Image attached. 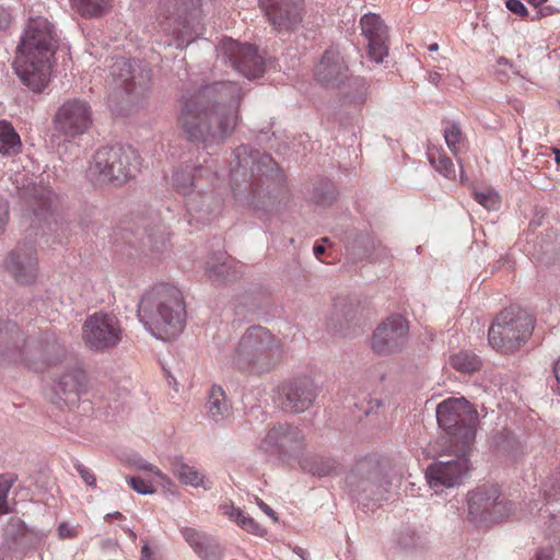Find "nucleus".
<instances>
[{
  "instance_id": "nucleus-1",
  "label": "nucleus",
  "mask_w": 560,
  "mask_h": 560,
  "mask_svg": "<svg viewBox=\"0 0 560 560\" xmlns=\"http://www.w3.org/2000/svg\"><path fill=\"white\" fill-rule=\"evenodd\" d=\"M243 96L242 88L233 81L203 85L180 100L178 126L190 141L220 142L235 129Z\"/></svg>"
},
{
  "instance_id": "nucleus-2",
  "label": "nucleus",
  "mask_w": 560,
  "mask_h": 560,
  "mask_svg": "<svg viewBox=\"0 0 560 560\" xmlns=\"http://www.w3.org/2000/svg\"><path fill=\"white\" fill-rule=\"evenodd\" d=\"M58 48L54 25L43 16L30 18L18 45L14 70L22 83L33 92H42L49 83L51 59Z\"/></svg>"
},
{
  "instance_id": "nucleus-3",
  "label": "nucleus",
  "mask_w": 560,
  "mask_h": 560,
  "mask_svg": "<svg viewBox=\"0 0 560 560\" xmlns=\"http://www.w3.org/2000/svg\"><path fill=\"white\" fill-rule=\"evenodd\" d=\"M138 317L156 338L173 340L186 323V305L182 291L171 284L160 283L145 291L138 304Z\"/></svg>"
},
{
  "instance_id": "nucleus-4",
  "label": "nucleus",
  "mask_w": 560,
  "mask_h": 560,
  "mask_svg": "<svg viewBox=\"0 0 560 560\" xmlns=\"http://www.w3.org/2000/svg\"><path fill=\"white\" fill-rule=\"evenodd\" d=\"M281 179L278 165L269 154L245 144L234 150L231 161V188L236 201L254 205L265 191V184L269 189V182L276 184Z\"/></svg>"
},
{
  "instance_id": "nucleus-5",
  "label": "nucleus",
  "mask_w": 560,
  "mask_h": 560,
  "mask_svg": "<svg viewBox=\"0 0 560 560\" xmlns=\"http://www.w3.org/2000/svg\"><path fill=\"white\" fill-rule=\"evenodd\" d=\"M281 358L280 340L269 329L252 326L242 335L228 361L242 373L264 374L275 369Z\"/></svg>"
},
{
  "instance_id": "nucleus-6",
  "label": "nucleus",
  "mask_w": 560,
  "mask_h": 560,
  "mask_svg": "<svg viewBox=\"0 0 560 560\" xmlns=\"http://www.w3.org/2000/svg\"><path fill=\"white\" fill-rule=\"evenodd\" d=\"M140 156L131 145L100 148L92 158L86 175L97 185L120 186L140 170Z\"/></svg>"
},
{
  "instance_id": "nucleus-7",
  "label": "nucleus",
  "mask_w": 560,
  "mask_h": 560,
  "mask_svg": "<svg viewBox=\"0 0 560 560\" xmlns=\"http://www.w3.org/2000/svg\"><path fill=\"white\" fill-rule=\"evenodd\" d=\"M436 420L453 446L470 448L475 442L478 413L464 397L447 398L436 407Z\"/></svg>"
},
{
  "instance_id": "nucleus-8",
  "label": "nucleus",
  "mask_w": 560,
  "mask_h": 560,
  "mask_svg": "<svg viewBox=\"0 0 560 560\" xmlns=\"http://www.w3.org/2000/svg\"><path fill=\"white\" fill-rule=\"evenodd\" d=\"M534 317L523 308L509 307L501 311L488 330L489 345L501 352L517 350L530 337Z\"/></svg>"
},
{
  "instance_id": "nucleus-9",
  "label": "nucleus",
  "mask_w": 560,
  "mask_h": 560,
  "mask_svg": "<svg viewBox=\"0 0 560 560\" xmlns=\"http://www.w3.org/2000/svg\"><path fill=\"white\" fill-rule=\"evenodd\" d=\"M347 486L357 500L381 502L387 500L390 481L373 458L359 460L347 475Z\"/></svg>"
},
{
  "instance_id": "nucleus-10",
  "label": "nucleus",
  "mask_w": 560,
  "mask_h": 560,
  "mask_svg": "<svg viewBox=\"0 0 560 560\" xmlns=\"http://www.w3.org/2000/svg\"><path fill=\"white\" fill-rule=\"evenodd\" d=\"M470 448L448 445V453L442 454L441 459L430 464L425 471L428 483L439 491L443 488L459 486L471 469L469 460Z\"/></svg>"
},
{
  "instance_id": "nucleus-11",
  "label": "nucleus",
  "mask_w": 560,
  "mask_h": 560,
  "mask_svg": "<svg viewBox=\"0 0 560 560\" xmlns=\"http://www.w3.org/2000/svg\"><path fill=\"white\" fill-rule=\"evenodd\" d=\"M81 336L88 349L104 353L121 342L124 328L115 314L100 311L85 318Z\"/></svg>"
},
{
  "instance_id": "nucleus-12",
  "label": "nucleus",
  "mask_w": 560,
  "mask_h": 560,
  "mask_svg": "<svg viewBox=\"0 0 560 560\" xmlns=\"http://www.w3.org/2000/svg\"><path fill=\"white\" fill-rule=\"evenodd\" d=\"M218 54L224 62H229L234 70L249 80L259 78L265 72V60L250 44L223 38L218 46Z\"/></svg>"
},
{
  "instance_id": "nucleus-13",
  "label": "nucleus",
  "mask_w": 560,
  "mask_h": 560,
  "mask_svg": "<svg viewBox=\"0 0 560 560\" xmlns=\"http://www.w3.org/2000/svg\"><path fill=\"white\" fill-rule=\"evenodd\" d=\"M52 124L55 130L65 138L82 136L93 124L92 107L81 98L67 100L58 107Z\"/></svg>"
},
{
  "instance_id": "nucleus-14",
  "label": "nucleus",
  "mask_w": 560,
  "mask_h": 560,
  "mask_svg": "<svg viewBox=\"0 0 560 560\" xmlns=\"http://www.w3.org/2000/svg\"><path fill=\"white\" fill-rule=\"evenodd\" d=\"M110 74L115 88L127 95L142 96L149 89L150 70L142 67L137 60L118 57L110 66Z\"/></svg>"
},
{
  "instance_id": "nucleus-15",
  "label": "nucleus",
  "mask_w": 560,
  "mask_h": 560,
  "mask_svg": "<svg viewBox=\"0 0 560 560\" xmlns=\"http://www.w3.org/2000/svg\"><path fill=\"white\" fill-rule=\"evenodd\" d=\"M409 326L401 315H392L373 332L372 349L378 355H389L402 350L407 342Z\"/></svg>"
},
{
  "instance_id": "nucleus-16",
  "label": "nucleus",
  "mask_w": 560,
  "mask_h": 560,
  "mask_svg": "<svg viewBox=\"0 0 560 560\" xmlns=\"http://www.w3.org/2000/svg\"><path fill=\"white\" fill-rule=\"evenodd\" d=\"M304 444V434L295 425L278 423L270 428L260 441L259 448L277 456H293Z\"/></svg>"
},
{
  "instance_id": "nucleus-17",
  "label": "nucleus",
  "mask_w": 560,
  "mask_h": 560,
  "mask_svg": "<svg viewBox=\"0 0 560 560\" xmlns=\"http://www.w3.org/2000/svg\"><path fill=\"white\" fill-rule=\"evenodd\" d=\"M34 341H27L13 322L0 323V363L26 362L31 364L36 355L28 350Z\"/></svg>"
},
{
  "instance_id": "nucleus-18",
  "label": "nucleus",
  "mask_w": 560,
  "mask_h": 560,
  "mask_svg": "<svg viewBox=\"0 0 560 560\" xmlns=\"http://www.w3.org/2000/svg\"><path fill=\"white\" fill-rule=\"evenodd\" d=\"M259 4L278 33L293 32L302 23V0H259Z\"/></svg>"
},
{
  "instance_id": "nucleus-19",
  "label": "nucleus",
  "mask_w": 560,
  "mask_h": 560,
  "mask_svg": "<svg viewBox=\"0 0 560 560\" xmlns=\"http://www.w3.org/2000/svg\"><path fill=\"white\" fill-rule=\"evenodd\" d=\"M315 80L326 86L340 88L352 78L346 56L338 47L325 50L314 68Z\"/></svg>"
},
{
  "instance_id": "nucleus-20",
  "label": "nucleus",
  "mask_w": 560,
  "mask_h": 560,
  "mask_svg": "<svg viewBox=\"0 0 560 560\" xmlns=\"http://www.w3.org/2000/svg\"><path fill=\"white\" fill-rule=\"evenodd\" d=\"M224 199L222 194L211 189L191 192L185 199V207L189 217V223L200 225L210 224L222 214Z\"/></svg>"
},
{
  "instance_id": "nucleus-21",
  "label": "nucleus",
  "mask_w": 560,
  "mask_h": 560,
  "mask_svg": "<svg viewBox=\"0 0 560 560\" xmlns=\"http://www.w3.org/2000/svg\"><path fill=\"white\" fill-rule=\"evenodd\" d=\"M4 268L18 283H33L38 275L36 249L30 244L18 245L7 255Z\"/></svg>"
},
{
  "instance_id": "nucleus-22",
  "label": "nucleus",
  "mask_w": 560,
  "mask_h": 560,
  "mask_svg": "<svg viewBox=\"0 0 560 560\" xmlns=\"http://www.w3.org/2000/svg\"><path fill=\"white\" fill-rule=\"evenodd\" d=\"M51 401L54 404L63 402L68 406H74L85 392L86 375L85 372L72 366L52 378Z\"/></svg>"
},
{
  "instance_id": "nucleus-23",
  "label": "nucleus",
  "mask_w": 560,
  "mask_h": 560,
  "mask_svg": "<svg viewBox=\"0 0 560 560\" xmlns=\"http://www.w3.org/2000/svg\"><path fill=\"white\" fill-rule=\"evenodd\" d=\"M282 409L288 412H304L313 405L317 388L308 378L294 380L279 387Z\"/></svg>"
},
{
  "instance_id": "nucleus-24",
  "label": "nucleus",
  "mask_w": 560,
  "mask_h": 560,
  "mask_svg": "<svg viewBox=\"0 0 560 560\" xmlns=\"http://www.w3.org/2000/svg\"><path fill=\"white\" fill-rule=\"evenodd\" d=\"M363 36L368 40V55L380 63L388 55V28L380 15L369 13L360 21Z\"/></svg>"
},
{
  "instance_id": "nucleus-25",
  "label": "nucleus",
  "mask_w": 560,
  "mask_h": 560,
  "mask_svg": "<svg viewBox=\"0 0 560 560\" xmlns=\"http://www.w3.org/2000/svg\"><path fill=\"white\" fill-rule=\"evenodd\" d=\"M499 497V488L494 485H482L470 491L467 497L469 517L475 522L488 523Z\"/></svg>"
},
{
  "instance_id": "nucleus-26",
  "label": "nucleus",
  "mask_w": 560,
  "mask_h": 560,
  "mask_svg": "<svg viewBox=\"0 0 560 560\" xmlns=\"http://www.w3.org/2000/svg\"><path fill=\"white\" fill-rule=\"evenodd\" d=\"M209 174L207 167L186 164L174 172L172 180L175 189L186 199L189 194L198 191L195 188H201V180Z\"/></svg>"
},
{
  "instance_id": "nucleus-27",
  "label": "nucleus",
  "mask_w": 560,
  "mask_h": 560,
  "mask_svg": "<svg viewBox=\"0 0 560 560\" xmlns=\"http://www.w3.org/2000/svg\"><path fill=\"white\" fill-rule=\"evenodd\" d=\"M360 302L350 296H338L332 306L329 324L340 330L347 329L359 319Z\"/></svg>"
},
{
  "instance_id": "nucleus-28",
  "label": "nucleus",
  "mask_w": 560,
  "mask_h": 560,
  "mask_svg": "<svg viewBox=\"0 0 560 560\" xmlns=\"http://www.w3.org/2000/svg\"><path fill=\"white\" fill-rule=\"evenodd\" d=\"M206 272L212 281H231L240 277L234 261L225 254L212 256L206 264Z\"/></svg>"
},
{
  "instance_id": "nucleus-29",
  "label": "nucleus",
  "mask_w": 560,
  "mask_h": 560,
  "mask_svg": "<svg viewBox=\"0 0 560 560\" xmlns=\"http://www.w3.org/2000/svg\"><path fill=\"white\" fill-rule=\"evenodd\" d=\"M208 416L214 422H221L232 415V404L228 399L224 389L219 385H213L208 394L206 404Z\"/></svg>"
},
{
  "instance_id": "nucleus-30",
  "label": "nucleus",
  "mask_w": 560,
  "mask_h": 560,
  "mask_svg": "<svg viewBox=\"0 0 560 560\" xmlns=\"http://www.w3.org/2000/svg\"><path fill=\"white\" fill-rule=\"evenodd\" d=\"M180 534L200 558L210 560V556L214 553L217 548V544L211 536L191 527L180 528Z\"/></svg>"
},
{
  "instance_id": "nucleus-31",
  "label": "nucleus",
  "mask_w": 560,
  "mask_h": 560,
  "mask_svg": "<svg viewBox=\"0 0 560 560\" xmlns=\"http://www.w3.org/2000/svg\"><path fill=\"white\" fill-rule=\"evenodd\" d=\"M167 23L163 26V31L172 36L171 39L165 42L167 46L175 45L177 48L183 49L194 40L187 19L182 21L179 18L172 21V19L167 18Z\"/></svg>"
},
{
  "instance_id": "nucleus-32",
  "label": "nucleus",
  "mask_w": 560,
  "mask_h": 560,
  "mask_svg": "<svg viewBox=\"0 0 560 560\" xmlns=\"http://www.w3.org/2000/svg\"><path fill=\"white\" fill-rule=\"evenodd\" d=\"M113 0H70L73 11L85 19L105 15L112 8Z\"/></svg>"
},
{
  "instance_id": "nucleus-33",
  "label": "nucleus",
  "mask_w": 560,
  "mask_h": 560,
  "mask_svg": "<svg viewBox=\"0 0 560 560\" xmlns=\"http://www.w3.org/2000/svg\"><path fill=\"white\" fill-rule=\"evenodd\" d=\"M174 476L186 486L194 488L203 485V476L194 467L185 463L182 458H175L172 463Z\"/></svg>"
},
{
  "instance_id": "nucleus-34",
  "label": "nucleus",
  "mask_w": 560,
  "mask_h": 560,
  "mask_svg": "<svg viewBox=\"0 0 560 560\" xmlns=\"http://www.w3.org/2000/svg\"><path fill=\"white\" fill-rule=\"evenodd\" d=\"M21 140L12 125L5 120L0 121V153L13 155L20 151Z\"/></svg>"
},
{
  "instance_id": "nucleus-35",
  "label": "nucleus",
  "mask_w": 560,
  "mask_h": 560,
  "mask_svg": "<svg viewBox=\"0 0 560 560\" xmlns=\"http://www.w3.org/2000/svg\"><path fill=\"white\" fill-rule=\"evenodd\" d=\"M450 364L462 373H474L482 366L481 359L474 352L462 350L450 358Z\"/></svg>"
},
{
  "instance_id": "nucleus-36",
  "label": "nucleus",
  "mask_w": 560,
  "mask_h": 560,
  "mask_svg": "<svg viewBox=\"0 0 560 560\" xmlns=\"http://www.w3.org/2000/svg\"><path fill=\"white\" fill-rule=\"evenodd\" d=\"M492 445L502 453L516 455L521 448V442L515 434L509 430H501L493 434Z\"/></svg>"
},
{
  "instance_id": "nucleus-37",
  "label": "nucleus",
  "mask_w": 560,
  "mask_h": 560,
  "mask_svg": "<svg viewBox=\"0 0 560 560\" xmlns=\"http://www.w3.org/2000/svg\"><path fill=\"white\" fill-rule=\"evenodd\" d=\"M308 471L318 477L336 475L339 464L331 458H315L308 463Z\"/></svg>"
},
{
  "instance_id": "nucleus-38",
  "label": "nucleus",
  "mask_w": 560,
  "mask_h": 560,
  "mask_svg": "<svg viewBox=\"0 0 560 560\" xmlns=\"http://www.w3.org/2000/svg\"><path fill=\"white\" fill-rule=\"evenodd\" d=\"M444 139L450 151L456 156L458 154V144L463 139V132L458 124L446 120L444 122Z\"/></svg>"
},
{
  "instance_id": "nucleus-39",
  "label": "nucleus",
  "mask_w": 560,
  "mask_h": 560,
  "mask_svg": "<svg viewBox=\"0 0 560 560\" xmlns=\"http://www.w3.org/2000/svg\"><path fill=\"white\" fill-rule=\"evenodd\" d=\"M429 159L434 168L446 178L455 177V168L452 160L445 154L435 151L429 153Z\"/></svg>"
},
{
  "instance_id": "nucleus-40",
  "label": "nucleus",
  "mask_w": 560,
  "mask_h": 560,
  "mask_svg": "<svg viewBox=\"0 0 560 560\" xmlns=\"http://www.w3.org/2000/svg\"><path fill=\"white\" fill-rule=\"evenodd\" d=\"M515 512V504L511 501H506L501 499L495 500V506L491 510L489 522L488 523H497L501 522L504 518L509 517Z\"/></svg>"
},
{
  "instance_id": "nucleus-41",
  "label": "nucleus",
  "mask_w": 560,
  "mask_h": 560,
  "mask_svg": "<svg viewBox=\"0 0 560 560\" xmlns=\"http://www.w3.org/2000/svg\"><path fill=\"white\" fill-rule=\"evenodd\" d=\"M18 480L16 475L12 476H3L0 475V515L2 514H9L12 512V509L9 505L8 502V495L9 492L14 485V482Z\"/></svg>"
},
{
  "instance_id": "nucleus-42",
  "label": "nucleus",
  "mask_w": 560,
  "mask_h": 560,
  "mask_svg": "<svg viewBox=\"0 0 560 560\" xmlns=\"http://www.w3.org/2000/svg\"><path fill=\"white\" fill-rule=\"evenodd\" d=\"M66 357V349L62 345L57 342L56 340H52L51 342L47 341V345L42 353L43 361L48 364L52 365L63 360Z\"/></svg>"
},
{
  "instance_id": "nucleus-43",
  "label": "nucleus",
  "mask_w": 560,
  "mask_h": 560,
  "mask_svg": "<svg viewBox=\"0 0 560 560\" xmlns=\"http://www.w3.org/2000/svg\"><path fill=\"white\" fill-rule=\"evenodd\" d=\"M474 197L478 203L487 210H498L501 205L500 196L491 189L475 191Z\"/></svg>"
},
{
  "instance_id": "nucleus-44",
  "label": "nucleus",
  "mask_w": 560,
  "mask_h": 560,
  "mask_svg": "<svg viewBox=\"0 0 560 560\" xmlns=\"http://www.w3.org/2000/svg\"><path fill=\"white\" fill-rule=\"evenodd\" d=\"M420 540L421 537L415 528L406 526L400 528L397 533V541L405 549L417 547L420 544Z\"/></svg>"
},
{
  "instance_id": "nucleus-45",
  "label": "nucleus",
  "mask_w": 560,
  "mask_h": 560,
  "mask_svg": "<svg viewBox=\"0 0 560 560\" xmlns=\"http://www.w3.org/2000/svg\"><path fill=\"white\" fill-rule=\"evenodd\" d=\"M26 525L21 518L10 517L4 527V535L15 541L26 534Z\"/></svg>"
},
{
  "instance_id": "nucleus-46",
  "label": "nucleus",
  "mask_w": 560,
  "mask_h": 560,
  "mask_svg": "<svg viewBox=\"0 0 560 560\" xmlns=\"http://www.w3.org/2000/svg\"><path fill=\"white\" fill-rule=\"evenodd\" d=\"M144 232L147 234V243L144 242V245L156 248L159 244L164 242V230L160 222L155 223L152 228L144 226Z\"/></svg>"
},
{
  "instance_id": "nucleus-47",
  "label": "nucleus",
  "mask_w": 560,
  "mask_h": 560,
  "mask_svg": "<svg viewBox=\"0 0 560 560\" xmlns=\"http://www.w3.org/2000/svg\"><path fill=\"white\" fill-rule=\"evenodd\" d=\"M126 480L131 489L140 494H152L156 491L150 481H147L140 477H127Z\"/></svg>"
},
{
  "instance_id": "nucleus-48",
  "label": "nucleus",
  "mask_w": 560,
  "mask_h": 560,
  "mask_svg": "<svg viewBox=\"0 0 560 560\" xmlns=\"http://www.w3.org/2000/svg\"><path fill=\"white\" fill-rule=\"evenodd\" d=\"M237 525L244 530L257 536H262L266 532L253 517L246 516L244 513L243 517L238 518Z\"/></svg>"
},
{
  "instance_id": "nucleus-49",
  "label": "nucleus",
  "mask_w": 560,
  "mask_h": 560,
  "mask_svg": "<svg viewBox=\"0 0 560 560\" xmlns=\"http://www.w3.org/2000/svg\"><path fill=\"white\" fill-rule=\"evenodd\" d=\"M223 515L228 516L231 521L238 524V518L243 517V511L233 505V503H224L220 505Z\"/></svg>"
},
{
  "instance_id": "nucleus-50",
  "label": "nucleus",
  "mask_w": 560,
  "mask_h": 560,
  "mask_svg": "<svg viewBox=\"0 0 560 560\" xmlns=\"http://www.w3.org/2000/svg\"><path fill=\"white\" fill-rule=\"evenodd\" d=\"M75 469L86 486H89V487L96 486V477L89 468H86L82 464H77Z\"/></svg>"
},
{
  "instance_id": "nucleus-51",
  "label": "nucleus",
  "mask_w": 560,
  "mask_h": 560,
  "mask_svg": "<svg viewBox=\"0 0 560 560\" xmlns=\"http://www.w3.org/2000/svg\"><path fill=\"white\" fill-rule=\"evenodd\" d=\"M505 5L511 12L520 16H525L528 13L526 7L520 0H508Z\"/></svg>"
},
{
  "instance_id": "nucleus-52",
  "label": "nucleus",
  "mask_w": 560,
  "mask_h": 560,
  "mask_svg": "<svg viewBox=\"0 0 560 560\" xmlns=\"http://www.w3.org/2000/svg\"><path fill=\"white\" fill-rule=\"evenodd\" d=\"M50 190L42 189V202L38 209H34L35 215H42L50 207Z\"/></svg>"
},
{
  "instance_id": "nucleus-53",
  "label": "nucleus",
  "mask_w": 560,
  "mask_h": 560,
  "mask_svg": "<svg viewBox=\"0 0 560 560\" xmlns=\"http://www.w3.org/2000/svg\"><path fill=\"white\" fill-rule=\"evenodd\" d=\"M9 220V205L5 200L0 199V235L4 232Z\"/></svg>"
},
{
  "instance_id": "nucleus-54",
  "label": "nucleus",
  "mask_w": 560,
  "mask_h": 560,
  "mask_svg": "<svg viewBox=\"0 0 560 560\" xmlns=\"http://www.w3.org/2000/svg\"><path fill=\"white\" fill-rule=\"evenodd\" d=\"M138 469L153 472L154 475H156L161 479H167L166 476L158 467H155L152 464H149L147 462L139 463Z\"/></svg>"
},
{
  "instance_id": "nucleus-55",
  "label": "nucleus",
  "mask_w": 560,
  "mask_h": 560,
  "mask_svg": "<svg viewBox=\"0 0 560 560\" xmlns=\"http://www.w3.org/2000/svg\"><path fill=\"white\" fill-rule=\"evenodd\" d=\"M58 534L60 538H71L74 536V529L70 527L68 524L62 523L58 527Z\"/></svg>"
},
{
  "instance_id": "nucleus-56",
  "label": "nucleus",
  "mask_w": 560,
  "mask_h": 560,
  "mask_svg": "<svg viewBox=\"0 0 560 560\" xmlns=\"http://www.w3.org/2000/svg\"><path fill=\"white\" fill-rule=\"evenodd\" d=\"M258 506L261 509V511H264V513H266L269 517H271L273 522H278L277 513L269 505H267L264 501L259 500Z\"/></svg>"
},
{
  "instance_id": "nucleus-57",
  "label": "nucleus",
  "mask_w": 560,
  "mask_h": 560,
  "mask_svg": "<svg viewBox=\"0 0 560 560\" xmlns=\"http://www.w3.org/2000/svg\"><path fill=\"white\" fill-rule=\"evenodd\" d=\"M10 20V13L4 8L0 7V30L8 27Z\"/></svg>"
},
{
  "instance_id": "nucleus-58",
  "label": "nucleus",
  "mask_w": 560,
  "mask_h": 560,
  "mask_svg": "<svg viewBox=\"0 0 560 560\" xmlns=\"http://www.w3.org/2000/svg\"><path fill=\"white\" fill-rule=\"evenodd\" d=\"M553 373L557 380V392L560 395V358L556 361L553 365Z\"/></svg>"
},
{
  "instance_id": "nucleus-59",
  "label": "nucleus",
  "mask_w": 560,
  "mask_h": 560,
  "mask_svg": "<svg viewBox=\"0 0 560 560\" xmlns=\"http://www.w3.org/2000/svg\"><path fill=\"white\" fill-rule=\"evenodd\" d=\"M141 560H155L152 558V552L148 545H144L141 549Z\"/></svg>"
},
{
  "instance_id": "nucleus-60",
  "label": "nucleus",
  "mask_w": 560,
  "mask_h": 560,
  "mask_svg": "<svg viewBox=\"0 0 560 560\" xmlns=\"http://www.w3.org/2000/svg\"><path fill=\"white\" fill-rule=\"evenodd\" d=\"M352 80H353L354 84H357L360 89H362L363 91H366L368 86H366V82L364 79L353 78Z\"/></svg>"
},
{
  "instance_id": "nucleus-61",
  "label": "nucleus",
  "mask_w": 560,
  "mask_h": 560,
  "mask_svg": "<svg viewBox=\"0 0 560 560\" xmlns=\"http://www.w3.org/2000/svg\"><path fill=\"white\" fill-rule=\"evenodd\" d=\"M313 250H314L315 256L319 257V255L324 254L325 247L323 245H315Z\"/></svg>"
},
{
  "instance_id": "nucleus-62",
  "label": "nucleus",
  "mask_w": 560,
  "mask_h": 560,
  "mask_svg": "<svg viewBox=\"0 0 560 560\" xmlns=\"http://www.w3.org/2000/svg\"><path fill=\"white\" fill-rule=\"evenodd\" d=\"M536 560H550V556L547 552L540 551L536 555Z\"/></svg>"
},
{
  "instance_id": "nucleus-63",
  "label": "nucleus",
  "mask_w": 560,
  "mask_h": 560,
  "mask_svg": "<svg viewBox=\"0 0 560 560\" xmlns=\"http://www.w3.org/2000/svg\"><path fill=\"white\" fill-rule=\"evenodd\" d=\"M552 152L555 153V160L558 165H560V150L557 148L552 149Z\"/></svg>"
},
{
  "instance_id": "nucleus-64",
  "label": "nucleus",
  "mask_w": 560,
  "mask_h": 560,
  "mask_svg": "<svg viewBox=\"0 0 560 560\" xmlns=\"http://www.w3.org/2000/svg\"><path fill=\"white\" fill-rule=\"evenodd\" d=\"M530 4H533L534 7H539L541 4H544L547 0H527Z\"/></svg>"
}]
</instances>
